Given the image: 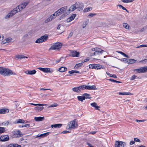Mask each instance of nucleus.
<instances>
[{
	"label": "nucleus",
	"mask_w": 147,
	"mask_h": 147,
	"mask_svg": "<svg viewBox=\"0 0 147 147\" xmlns=\"http://www.w3.org/2000/svg\"><path fill=\"white\" fill-rule=\"evenodd\" d=\"M118 53H120V54H121V55H123L124 57H127V58H129L130 57H129V56L127 55H126L124 53L121 52V51H117Z\"/></svg>",
	"instance_id": "nucleus-31"
},
{
	"label": "nucleus",
	"mask_w": 147,
	"mask_h": 147,
	"mask_svg": "<svg viewBox=\"0 0 147 147\" xmlns=\"http://www.w3.org/2000/svg\"><path fill=\"white\" fill-rule=\"evenodd\" d=\"M7 147H21V146L17 144H10Z\"/></svg>",
	"instance_id": "nucleus-16"
},
{
	"label": "nucleus",
	"mask_w": 147,
	"mask_h": 147,
	"mask_svg": "<svg viewBox=\"0 0 147 147\" xmlns=\"http://www.w3.org/2000/svg\"><path fill=\"white\" fill-rule=\"evenodd\" d=\"M67 70V68L65 67H60L58 69V71L61 72H64L66 71Z\"/></svg>",
	"instance_id": "nucleus-20"
},
{
	"label": "nucleus",
	"mask_w": 147,
	"mask_h": 147,
	"mask_svg": "<svg viewBox=\"0 0 147 147\" xmlns=\"http://www.w3.org/2000/svg\"><path fill=\"white\" fill-rule=\"evenodd\" d=\"M76 119H75L70 122V123L71 126L70 128L73 129L77 127L78 125L77 123H76Z\"/></svg>",
	"instance_id": "nucleus-12"
},
{
	"label": "nucleus",
	"mask_w": 147,
	"mask_h": 147,
	"mask_svg": "<svg viewBox=\"0 0 147 147\" xmlns=\"http://www.w3.org/2000/svg\"><path fill=\"white\" fill-rule=\"evenodd\" d=\"M5 127H0V134L5 132Z\"/></svg>",
	"instance_id": "nucleus-34"
},
{
	"label": "nucleus",
	"mask_w": 147,
	"mask_h": 147,
	"mask_svg": "<svg viewBox=\"0 0 147 147\" xmlns=\"http://www.w3.org/2000/svg\"><path fill=\"white\" fill-rule=\"evenodd\" d=\"M70 132V131H69L65 130V131H63L62 132V133L63 134H67V133H69Z\"/></svg>",
	"instance_id": "nucleus-53"
},
{
	"label": "nucleus",
	"mask_w": 147,
	"mask_h": 147,
	"mask_svg": "<svg viewBox=\"0 0 147 147\" xmlns=\"http://www.w3.org/2000/svg\"><path fill=\"white\" fill-rule=\"evenodd\" d=\"M62 125L61 124H55L52 125L51 127L52 128H59Z\"/></svg>",
	"instance_id": "nucleus-18"
},
{
	"label": "nucleus",
	"mask_w": 147,
	"mask_h": 147,
	"mask_svg": "<svg viewBox=\"0 0 147 147\" xmlns=\"http://www.w3.org/2000/svg\"><path fill=\"white\" fill-rule=\"evenodd\" d=\"M75 9H76V7H75L74 6V5H71V7H70L69 9L67 11V14H69L70 13V11H74Z\"/></svg>",
	"instance_id": "nucleus-14"
},
{
	"label": "nucleus",
	"mask_w": 147,
	"mask_h": 147,
	"mask_svg": "<svg viewBox=\"0 0 147 147\" xmlns=\"http://www.w3.org/2000/svg\"><path fill=\"white\" fill-rule=\"evenodd\" d=\"M67 8V6H65L64 7H63L60 8V9L61 10V11L62 12H64V11L66 10Z\"/></svg>",
	"instance_id": "nucleus-35"
},
{
	"label": "nucleus",
	"mask_w": 147,
	"mask_h": 147,
	"mask_svg": "<svg viewBox=\"0 0 147 147\" xmlns=\"http://www.w3.org/2000/svg\"><path fill=\"white\" fill-rule=\"evenodd\" d=\"M76 16V14H73L70 17H69V18H71V20H72L74 19Z\"/></svg>",
	"instance_id": "nucleus-43"
},
{
	"label": "nucleus",
	"mask_w": 147,
	"mask_h": 147,
	"mask_svg": "<svg viewBox=\"0 0 147 147\" xmlns=\"http://www.w3.org/2000/svg\"><path fill=\"white\" fill-rule=\"evenodd\" d=\"M76 9H78V10L79 11H82L84 8V5L82 3H80L79 2H76L74 4Z\"/></svg>",
	"instance_id": "nucleus-5"
},
{
	"label": "nucleus",
	"mask_w": 147,
	"mask_h": 147,
	"mask_svg": "<svg viewBox=\"0 0 147 147\" xmlns=\"http://www.w3.org/2000/svg\"><path fill=\"white\" fill-rule=\"evenodd\" d=\"M9 139V136L7 135L2 136L0 138V141L2 142H5Z\"/></svg>",
	"instance_id": "nucleus-11"
},
{
	"label": "nucleus",
	"mask_w": 147,
	"mask_h": 147,
	"mask_svg": "<svg viewBox=\"0 0 147 147\" xmlns=\"http://www.w3.org/2000/svg\"><path fill=\"white\" fill-rule=\"evenodd\" d=\"M67 13H63V14L59 18V20H61V19H63L64 17L65 16H66V15L67 14Z\"/></svg>",
	"instance_id": "nucleus-44"
},
{
	"label": "nucleus",
	"mask_w": 147,
	"mask_h": 147,
	"mask_svg": "<svg viewBox=\"0 0 147 147\" xmlns=\"http://www.w3.org/2000/svg\"><path fill=\"white\" fill-rule=\"evenodd\" d=\"M147 47V45H140L138 46V47H137V48H139V47Z\"/></svg>",
	"instance_id": "nucleus-60"
},
{
	"label": "nucleus",
	"mask_w": 147,
	"mask_h": 147,
	"mask_svg": "<svg viewBox=\"0 0 147 147\" xmlns=\"http://www.w3.org/2000/svg\"><path fill=\"white\" fill-rule=\"evenodd\" d=\"M31 105H33L34 106H42L45 105V104H33V103H31Z\"/></svg>",
	"instance_id": "nucleus-42"
},
{
	"label": "nucleus",
	"mask_w": 147,
	"mask_h": 147,
	"mask_svg": "<svg viewBox=\"0 0 147 147\" xmlns=\"http://www.w3.org/2000/svg\"><path fill=\"white\" fill-rule=\"evenodd\" d=\"M107 75H108L109 76H110L111 77H113V78H117V76H116V75H115V74L112 75V74H111L109 73H107Z\"/></svg>",
	"instance_id": "nucleus-40"
},
{
	"label": "nucleus",
	"mask_w": 147,
	"mask_h": 147,
	"mask_svg": "<svg viewBox=\"0 0 147 147\" xmlns=\"http://www.w3.org/2000/svg\"><path fill=\"white\" fill-rule=\"evenodd\" d=\"M5 67H0V74L4 75Z\"/></svg>",
	"instance_id": "nucleus-22"
},
{
	"label": "nucleus",
	"mask_w": 147,
	"mask_h": 147,
	"mask_svg": "<svg viewBox=\"0 0 147 147\" xmlns=\"http://www.w3.org/2000/svg\"><path fill=\"white\" fill-rule=\"evenodd\" d=\"M96 13H90L89 15H88V16L90 17H92L93 16H94L96 15Z\"/></svg>",
	"instance_id": "nucleus-54"
},
{
	"label": "nucleus",
	"mask_w": 147,
	"mask_h": 147,
	"mask_svg": "<svg viewBox=\"0 0 147 147\" xmlns=\"http://www.w3.org/2000/svg\"><path fill=\"white\" fill-rule=\"evenodd\" d=\"M25 122L24 120L23 119H19L15 121L14 123H23Z\"/></svg>",
	"instance_id": "nucleus-25"
},
{
	"label": "nucleus",
	"mask_w": 147,
	"mask_h": 147,
	"mask_svg": "<svg viewBox=\"0 0 147 147\" xmlns=\"http://www.w3.org/2000/svg\"><path fill=\"white\" fill-rule=\"evenodd\" d=\"M136 76L135 75H134L132 76L131 78V80H134L136 78Z\"/></svg>",
	"instance_id": "nucleus-59"
},
{
	"label": "nucleus",
	"mask_w": 147,
	"mask_h": 147,
	"mask_svg": "<svg viewBox=\"0 0 147 147\" xmlns=\"http://www.w3.org/2000/svg\"><path fill=\"white\" fill-rule=\"evenodd\" d=\"M93 49H94V51L99 52L100 54H102L103 52H104L103 50H102L101 49L98 48H93Z\"/></svg>",
	"instance_id": "nucleus-24"
},
{
	"label": "nucleus",
	"mask_w": 147,
	"mask_h": 147,
	"mask_svg": "<svg viewBox=\"0 0 147 147\" xmlns=\"http://www.w3.org/2000/svg\"><path fill=\"white\" fill-rule=\"evenodd\" d=\"M73 32H71L70 33H69L68 37H67V39H68L69 38L71 37L73 35Z\"/></svg>",
	"instance_id": "nucleus-57"
},
{
	"label": "nucleus",
	"mask_w": 147,
	"mask_h": 147,
	"mask_svg": "<svg viewBox=\"0 0 147 147\" xmlns=\"http://www.w3.org/2000/svg\"><path fill=\"white\" fill-rule=\"evenodd\" d=\"M4 76H9L12 75H16V74L9 69L5 68V72Z\"/></svg>",
	"instance_id": "nucleus-6"
},
{
	"label": "nucleus",
	"mask_w": 147,
	"mask_h": 147,
	"mask_svg": "<svg viewBox=\"0 0 147 147\" xmlns=\"http://www.w3.org/2000/svg\"><path fill=\"white\" fill-rule=\"evenodd\" d=\"M36 72V71L34 69L31 71L27 70L25 72V73L27 74L33 75L35 74Z\"/></svg>",
	"instance_id": "nucleus-13"
},
{
	"label": "nucleus",
	"mask_w": 147,
	"mask_h": 147,
	"mask_svg": "<svg viewBox=\"0 0 147 147\" xmlns=\"http://www.w3.org/2000/svg\"><path fill=\"white\" fill-rule=\"evenodd\" d=\"M7 42V40H6V39H4L3 41H2L1 44L2 45H3V44H4L6 43Z\"/></svg>",
	"instance_id": "nucleus-63"
},
{
	"label": "nucleus",
	"mask_w": 147,
	"mask_h": 147,
	"mask_svg": "<svg viewBox=\"0 0 147 147\" xmlns=\"http://www.w3.org/2000/svg\"><path fill=\"white\" fill-rule=\"evenodd\" d=\"M92 9V8L91 7H88V8H86L85 9H84V11L86 12H87L88 11H90Z\"/></svg>",
	"instance_id": "nucleus-37"
},
{
	"label": "nucleus",
	"mask_w": 147,
	"mask_h": 147,
	"mask_svg": "<svg viewBox=\"0 0 147 147\" xmlns=\"http://www.w3.org/2000/svg\"><path fill=\"white\" fill-rule=\"evenodd\" d=\"M45 118L44 117H35L34 120L36 121H41L44 120Z\"/></svg>",
	"instance_id": "nucleus-19"
},
{
	"label": "nucleus",
	"mask_w": 147,
	"mask_h": 147,
	"mask_svg": "<svg viewBox=\"0 0 147 147\" xmlns=\"http://www.w3.org/2000/svg\"><path fill=\"white\" fill-rule=\"evenodd\" d=\"M77 98L78 100L82 102L83 100H84L85 99L86 97L83 95L82 96H78Z\"/></svg>",
	"instance_id": "nucleus-21"
},
{
	"label": "nucleus",
	"mask_w": 147,
	"mask_h": 147,
	"mask_svg": "<svg viewBox=\"0 0 147 147\" xmlns=\"http://www.w3.org/2000/svg\"><path fill=\"white\" fill-rule=\"evenodd\" d=\"M51 21L49 18H48L45 21V23H47Z\"/></svg>",
	"instance_id": "nucleus-62"
},
{
	"label": "nucleus",
	"mask_w": 147,
	"mask_h": 147,
	"mask_svg": "<svg viewBox=\"0 0 147 147\" xmlns=\"http://www.w3.org/2000/svg\"><path fill=\"white\" fill-rule=\"evenodd\" d=\"M30 124H25V125H22V127H30Z\"/></svg>",
	"instance_id": "nucleus-46"
},
{
	"label": "nucleus",
	"mask_w": 147,
	"mask_h": 147,
	"mask_svg": "<svg viewBox=\"0 0 147 147\" xmlns=\"http://www.w3.org/2000/svg\"><path fill=\"white\" fill-rule=\"evenodd\" d=\"M121 144L122 145L121 147H124L126 145L125 143V142H122Z\"/></svg>",
	"instance_id": "nucleus-64"
},
{
	"label": "nucleus",
	"mask_w": 147,
	"mask_h": 147,
	"mask_svg": "<svg viewBox=\"0 0 147 147\" xmlns=\"http://www.w3.org/2000/svg\"><path fill=\"white\" fill-rule=\"evenodd\" d=\"M9 110L7 109H0V114H5L6 113H8Z\"/></svg>",
	"instance_id": "nucleus-17"
},
{
	"label": "nucleus",
	"mask_w": 147,
	"mask_h": 147,
	"mask_svg": "<svg viewBox=\"0 0 147 147\" xmlns=\"http://www.w3.org/2000/svg\"><path fill=\"white\" fill-rule=\"evenodd\" d=\"M109 81H111V82H116V83H122V82H121L118 81H117V80H114V79H109Z\"/></svg>",
	"instance_id": "nucleus-39"
},
{
	"label": "nucleus",
	"mask_w": 147,
	"mask_h": 147,
	"mask_svg": "<svg viewBox=\"0 0 147 147\" xmlns=\"http://www.w3.org/2000/svg\"><path fill=\"white\" fill-rule=\"evenodd\" d=\"M78 88H79V90L80 91V92H81V90H83L84 89V85H82L80 86H78Z\"/></svg>",
	"instance_id": "nucleus-36"
},
{
	"label": "nucleus",
	"mask_w": 147,
	"mask_h": 147,
	"mask_svg": "<svg viewBox=\"0 0 147 147\" xmlns=\"http://www.w3.org/2000/svg\"><path fill=\"white\" fill-rule=\"evenodd\" d=\"M48 38V36L45 35L42 36L35 41V43H39L46 41Z\"/></svg>",
	"instance_id": "nucleus-4"
},
{
	"label": "nucleus",
	"mask_w": 147,
	"mask_h": 147,
	"mask_svg": "<svg viewBox=\"0 0 147 147\" xmlns=\"http://www.w3.org/2000/svg\"><path fill=\"white\" fill-rule=\"evenodd\" d=\"M139 62H142L143 63H145L147 62V59H145L142 60H141Z\"/></svg>",
	"instance_id": "nucleus-55"
},
{
	"label": "nucleus",
	"mask_w": 147,
	"mask_h": 147,
	"mask_svg": "<svg viewBox=\"0 0 147 147\" xmlns=\"http://www.w3.org/2000/svg\"><path fill=\"white\" fill-rule=\"evenodd\" d=\"M62 45L61 42H58L54 43L53 45L49 49V50H59L61 47Z\"/></svg>",
	"instance_id": "nucleus-2"
},
{
	"label": "nucleus",
	"mask_w": 147,
	"mask_h": 147,
	"mask_svg": "<svg viewBox=\"0 0 147 147\" xmlns=\"http://www.w3.org/2000/svg\"><path fill=\"white\" fill-rule=\"evenodd\" d=\"M28 1H26L18 5L17 7L10 12L5 17V19H8L11 16H12L17 13L19 12L23 9L29 3Z\"/></svg>",
	"instance_id": "nucleus-1"
},
{
	"label": "nucleus",
	"mask_w": 147,
	"mask_h": 147,
	"mask_svg": "<svg viewBox=\"0 0 147 147\" xmlns=\"http://www.w3.org/2000/svg\"><path fill=\"white\" fill-rule=\"evenodd\" d=\"M84 89L90 90V86H86L84 85Z\"/></svg>",
	"instance_id": "nucleus-49"
},
{
	"label": "nucleus",
	"mask_w": 147,
	"mask_h": 147,
	"mask_svg": "<svg viewBox=\"0 0 147 147\" xmlns=\"http://www.w3.org/2000/svg\"><path fill=\"white\" fill-rule=\"evenodd\" d=\"M97 89L96 88V86L95 85H93L92 86H90V90H95Z\"/></svg>",
	"instance_id": "nucleus-45"
},
{
	"label": "nucleus",
	"mask_w": 147,
	"mask_h": 147,
	"mask_svg": "<svg viewBox=\"0 0 147 147\" xmlns=\"http://www.w3.org/2000/svg\"><path fill=\"white\" fill-rule=\"evenodd\" d=\"M69 73L72 74L75 73V71L72 70L71 71H68Z\"/></svg>",
	"instance_id": "nucleus-61"
},
{
	"label": "nucleus",
	"mask_w": 147,
	"mask_h": 147,
	"mask_svg": "<svg viewBox=\"0 0 147 147\" xmlns=\"http://www.w3.org/2000/svg\"><path fill=\"white\" fill-rule=\"evenodd\" d=\"M72 90L75 92H80L78 86L73 88L72 89Z\"/></svg>",
	"instance_id": "nucleus-28"
},
{
	"label": "nucleus",
	"mask_w": 147,
	"mask_h": 147,
	"mask_svg": "<svg viewBox=\"0 0 147 147\" xmlns=\"http://www.w3.org/2000/svg\"><path fill=\"white\" fill-rule=\"evenodd\" d=\"M123 26L126 29L128 28L129 26H128V25L127 23H123Z\"/></svg>",
	"instance_id": "nucleus-48"
},
{
	"label": "nucleus",
	"mask_w": 147,
	"mask_h": 147,
	"mask_svg": "<svg viewBox=\"0 0 147 147\" xmlns=\"http://www.w3.org/2000/svg\"><path fill=\"white\" fill-rule=\"evenodd\" d=\"M5 39L7 40V42H9L12 40V38H8Z\"/></svg>",
	"instance_id": "nucleus-51"
},
{
	"label": "nucleus",
	"mask_w": 147,
	"mask_h": 147,
	"mask_svg": "<svg viewBox=\"0 0 147 147\" xmlns=\"http://www.w3.org/2000/svg\"><path fill=\"white\" fill-rule=\"evenodd\" d=\"M87 24L88 22L87 21H86L84 22L83 23L82 25V28H84L86 26V25Z\"/></svg>",
	"instance_id": "nucleus-47"
},
{
	"label": "nucleus",
	"mask_w": 147,
	"mask_h": 147,
	"mask_svg": "<svg viewBox=\"0 0 147 147\" xmlns=\"http://www.w3.org/2000/svg\"><path fill=\"white\" fill-rule=\"evenodd\" d=\"M13 137L18 138L22 136L23 134L21 133L20 130H16L13 132Z\"/></svg>",
	"instance_id": "nucleus-9"
},
{
	"label": "nucleus",
	"mask_w": 147,
	"mask_h": 147,
	"mask_svg": "<svg viewBox=\"0 0 147 147\" xmlns=\"http://www.w3.org/2000/svg\"><path fill=\"white\" fill-rule=\"evenodd\" d=\"M117 6H118L119 7L122 8V9L123 10L126 9V8L125 7H123L122 5H118Z\"/></svg>",
	"instance_id": "nucleus-56"
},
{
	"label": "nucleus",
	"mask_w": 147,
	"mask_h": 147,
	"mask_svg": "<svg viewBox=\"0 0 147 147\" xmlns=\"http://www.w3.org/2000/svg\"><path fill=\"white\" fill-rule=\"evenodd\" d=\"M60 9L56 11V14H58V16L60 15L62 13Z\"/></svg>",
	"instance_id": "nucleus-41"
},
{
	"label": "nucleus",
	"mask_w": 147,
	"mask_h": 147,
	"mask_svg": "<svg viewBox=\"0 0 147 147\" xmlns=\"http://www.w3.org/2000/svg\"><path fill=\"white\" fill-rule=\"evenodd\" d=\"M82 65H83L82 63H79L76 64L75 67V68L76 69H77L79 67L82 66Z\"/></svg>",
	"instance_id": "nucleus-33"
},
{
	"label": "nucleus",
	"mask_w": 147,
	"mask_h": 147,
	"mask_svg": "<svg viewBox=\"0 0 147 147\" xmlns=\"http://www.w3.org/2000/svg\"><path fill=\"white\" fill-rule=\"evenodd\" d=\"M121 143L122 141H116L115 144V147H121Z\"/></svg>",
	"instance_id": "nucleus-15"
},
{
	"label": "nucleus",
	"mask_w": 147,
	"mask_h": 147,
	"mask_svg": "<svg viewBox=\"0 0 147 147\" xmlns=\"http://www.w3.org/2000/svg\"><path fill=\"white\" fill-rule=\"evenodd\" d=\"M15 57L18 58L22 59L23 58H28V57L26 56H25L23 55H16L15 56Z\"/></svg>",
	"instance_id": "nucleus-23"
},
{
	"label": "nucleus",
	"mask_w": 147,
	"mask_h": 147,
	"mask_svg": "<svg viewBox=\"0 0 147 147\" xmlns=\"http://www.w3.org/2000/svg\"><path fill=\"white\" fill-rule=\"evenodd\" d=\"M83 95L86 97V99H91L92 97L90 96V95L86 93H85L83 94Z\"/></svg>",
	"instance_id": "nucleus-29"
},
{
	"label": "nucleus",
	"mask_w": 147,
	"mask_h": 147,
	"mask_svg": "<svg viewBox=\"0 0 147 147\" xmlns=\"http://www.w3.org/2000/svg\"><path fill=\"white\" fill-rule=\"evenodd\" d=\"M120 60L124 62L125 63H128L129 59H126V58H123V59H120Z\"/></svg>",
	"instance_id": "nucleus-38"
},
{
	"label": "nucleus",
	"mask_w": 147,
	"mask_h": 147,
	"mask_svg": "<svg viewBox=\"0 0 147 147\" xmlns=\"http://www.w3.org/2000/svg\"><path fill=\"white\" fill-rule=\"evenodd\" d=\"M136 60L134 59H129L128 63H135Z\"/></svg>",
	"instance_id": "nucleus-32"
},
{
	"label": "nucleus",
	"mask_w": 147,
	"mask_h": 147,
	"mask_svg": "<svg viewBox=\"0 0 147 147\" xmlns=\"http://www.w3.org/2000/svg\"><path fill=\"white\" fill-rule=\"evenodd\" d=\"M37 69L43 71V72L46 73H52L53 72V70H50V68H42L41 67H39L37 68Z\"/></svg>",
	"instance_id": "nucleus-7"
},
{
	"label": "nucleus",
	"mask_w": 147,
	"mask_h": 147,
	"mask_svg": "<svg viewBox=\"0 0 147 147\" xmlns=\"http://www.w3.org/2000/svg\"><path fill=\"white\" fill-rule=\"evenodd\" d=\"M70 53L69 55L72 57H78L79 56L80 53L75 50H70Z\"/></svg>",
	"instance_id": "nucleus-10"
},
{
	"label": "nucleus",
	"mask_w": 147,
	"mask_h": 147,
	"mask_svg": "<svg viewBox=\"0 0 147 147\" xmlns=\"http://www.w3.org/2000/svg\"><path fill=\"white\" fill-rule=\"evenodd\" d=\"M134 70L139 73H144L147 71V66L142 67L139 69H135Z\"/></svg>",
	"instance_id": "nucleus-8"
},
{
	"label": "nucleus",
	"mask_w": 147,
	"mask_h": 147,
	"mask_svg": "<svg viewBox=\"0 0 147 147\" xmlns=\"http://www.w3.org/2000/svg\"><path fill=\"white\" fill-rule=\"evenodd\" d=\"M119 94L120 95H132V94L130 93V92H119Z\"/></svg>",
	"instance_id": "nucleus-30"
},
{
	"label": "nucleus",
	"mask_w": 147,
	"mask_h": 147,
	"mask_svg": "<svg viewBox=\"0 0 147 147\" xmlns=\"http://www.w3.org/2000/svg\"><path fill=\"white\" fill-rule=\"evenodd\" d=\"M9 123V122L8 121H7L6 122H3L2 123V124L3 125H8Z\"/></svg>",
	"instance_id": "nucleus-52"
},
{
	"label": "nucleus",
	"mask_w": 147,
	"mask_h": 147,
	"mask_svg": "<svg viewBox=\"0 0 147 147\" xmlns=\"http://www.w3.org/2000/svg\"><path fill=\"white\" fill-rule=\"evenodd\" d=\"M42 107H35V109L36 110V111H40L43 109V107L42 106Z\"/></svg>",
	"instance_id": "nucleus-27"
},
{
	"label": "nucleus",
	"mask_w": 147,
	"mask_h": 147,
	"mask_svg": "<svg viewBox=\"0 0 147 147\" xmlns=\"http://www.w3.org/2000/svg\"><path fill=\"white\" fill-rule=\"evenodd\" d=\"M49 132H47L42 134H40L39 136H38V137H40V138H43L45 137H46L48 136L49 134Z\"/></svg>",
	"instance_id": "nucleus-26"
},
{
	"label": "nucleus",
	"mask_w": 147,
	"mask_h": 147,
	"mask_svg": "<svg viewBox=\"0 0 147 147\" xmlns=\"http://www.w3.org/2000/svg\"><path fill=\"white\" fill-rule=\"evenodd\" d=\"M89 67L90 68L97 69L105 68L104 66L96 64H90L89 65Z\"/></svg>",
	"instance_id": "nucleus-3"
},
{
	"label": "nucleus",
	"mask_w": 147,
	"mask_h": 147,
	"mask_svg": "<svg viewBox=\"0 0 147 147\" xmlns=\"http://www.w3.org/2000/svg\"><path fill=\"white\" fill-rule=\"evenodd\" d=\"M134 140L135 142H140V140L138 138H134Z\"/></svg>",
	"instance_id": "nucleus-58"
},
{
	"label": "nucleus",
	"mask_w": 147,
	"mask_h": 147,
	"mask_svg": "<svg viewBox=\"0 0 147 147\" xmlns=\"http://www.w3.org/2000/svg\"><path fill=\"white\" fill-rule=\"evenodd\" d=\"M91 105L92 107H95L97 105L96 103L94 102L91 104Z\"/></svg>",
	"instance_id": "nucleus-50"
}]
</instances>
